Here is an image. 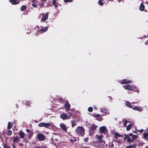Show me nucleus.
<instances>
[{
    "instance_id": "nucleus-56",
    "label": "nucleus",
    "mask_w": 148,
    "mask_h": 148,
    "mask_svg": "<svg viewBox=\"0 0 148 148\" xmlns=\"http://www.w3.org/2000/svg\"><path fill=\"white\" fill-rule=\"evenodd\" d=\"M12 146L13 148H16L14 144H12Z\"/></svg>"
},
{
    "instance_id": "nucleus-10",
    "label": "nucleus",
    "mask_w": 148,
    "mask_h": 148,
    "mask_svg": "<svg viewBox=\"0 0 148 148\" xmlns=\"http://www.w3.org/2000/svg\"><path fill=\"white\" fill-rule=\"evenodd\" d=\"M46 1L47 0H41V3H38V5H40V7H44L45 3H46Z\"/></svg>"
},
{
    "instance_id": "nucleus-49",
    "label": "nucleus",
    "mask_w": 148,
    "mask_h": 148,
    "mask_svg": "<svg viewBox=\"0 0 148 148\" xmlns=\"http://www.w3.org/2000/svg\"><path fill=\"white\" fill-rule=\"evenodd\" d=\"M114 147V144L113 143L111 145L110 147L112 148H113Z\"/></svg>"
},
{
    "instance_id": "nucleus-36",
    "label": "nucleus",
    "mask_w": 148,
    "mask_h": 148,
    "mask_svg": "<svg viewBox=\"0 0 148 148\" xmlns=\"http://www.w3.org/2000/svg\"><path fill=\"white\" fill-rule=\"evenodd\" d=\"M73 0H64V1L65 3H70L72 2Z\"/></svg>"
},
{
    "instance_id": "nucleus-61",
    "label": "nucleus",
    "mask_w": 148,
    "mask_h": 148,
    "mask_svg": "<svg viewBox=\"0 0 148 148\" xmlns=\"http://www.w3.org/2000/svg\"><path fill=\"white\" fill-rule=\"evenodd\" d=\"M21 146H23V144L22 143H20L19 144Z\"/></svg>"
},
{
    "instance_id": "nucleus-63",
    "label": "nucleus",
    "mask_w": 148,
    "mask_h": 148,
    "mask_svg": "<svg viewBox=\"0 0 148 148\" xmlns=\"http://www.w3.org/2000/svg\"><path fill=\"white\" fill-rule=\"evenodd\" d=\"M133 132H134V133H137V132L136 131H133Z\"/></svg>"
},
{
    "instance_id": "nucleus-28",
    "label": "nucleus",
    "mask_w": 148,
    "mask_h": 148,
    "mask_svg": "<svg viewBox=\"0 0 148 148\" xmlns=\"http://www.w3.org/2000/svg\"><path fill=\"white\" fill-rule=\"evenodd\" d=\"M12 131L9 130L7 131L6 134L8 136H10L12 134Z\"/></svg>"
},
{
    "instance_id": "nucleus-60",
    "label": "nucleus",
    "mask_w": 148,
    "mask_h": 148,
    "mask_svg": "<svg viewBox=\"0 0 148 148\" xmlns=\"http://www.w3.org/2000/svg\"><path fill=\"white\" fill-rule=\"evenodd\" d=\"M28 136V138L29 139H30L31 138V137H32V136Z\"/></svg>"
},
{
    "instance_id": "nucleus-51",
    "label": "nucleus",
    "mask_w": 148,
    "mask_h": 148,
    "mask_svg": "<svg viewBox=\"0 0 148 148\" xmlns=\"http://www.w3.org/2000/svg\"><path fill=\"white\" fill-rule=\"evenodd\" d=\"M101 138H102V137L101 136H98V139H100Z\"/></svg>"
},
{
    "instance_id": "nucleus-54",
    "label": "nucleus",
    "mask_w": 148,
    "mask_h": 148,
    "mask_svg": "<svg viewBox=\"0 0 148 148\" xmlns=\"http://www.w3.org/2000/svg\"><path fill=\"white\" fill-rule=\"evenodd\" d=\"M133 134L132 133H130L129 134V136H132L133 135Z\"/></svg>"
},
{
    "instance_id": "nucleus-9",
    "label": "nucleus",
    "mask_w": 148,
    "mask_h": 148,
    "mask_svg": "<svg viewBox=\"0 0 148 148\" xmlns=\"http://www.w3.org/2000/svg\"><path fill=\"white\" fill-rule=\"evenodd\" d=\"M60 117L63 120H66L67 118V114L64 113H62L60 114Z\"/></svg>"
},
{
    "instance_id": "nucleus-13",
    "label": "nucleus",
    "mask_w": 148,
    "mask_h": 148,
    "mask_svg": "<svg viewBox=\"0 0 148 148\" xmlns=\"http://www.w3.org/2000/svg\"><path fill=\"white\" fill-rule=\"evenodd\" d=\"M106 127L105 126L100 127L99 128L100 132L101 133H105L106 132Z\"/></svg>"
},
{
    "instance_id": "nucleus-14",
    "label": "nucleus",
    "mask_w": 148,
    "mask_h": 148,
    "mask_svg": "<svg viewBox=\"0 0 148 148\" xmlns=\"http://www.w3.org/2000/svg\"><path fill=\"white\" fill-rule=\"evenodd\" d=\"M97 127V126H95V124H93L89 128L92 131H94L95 130H96Z\"/></svg>"
},
{
    "instance_id": "nucleus-21",
    "label": "nucleus",
    "mask_w": 148,
    "mask_h": 148,
    "mask_svg": "<svg viewBox=\"0 0 148 148\" xmlns=\"http://www.w3.org/2000/svg\"><path fill=\"white\" fill-rule=\"evenodd\" d=\"M105 2L104 0H99L98 1V3L101 6L103 5Z\"/></svg>"
},
{
    "instance_id": "nucleus-32",
    "label": "nucleus",
    "mask_w": 148,
    "mask_h": 148,
    "mask_svg": "<svg viewBox=\"0 0 148 148\" xmlns=\"http://www.w3.org/2000/svg\"><path fill=\"white\" fill-rule=\"evenodd\" d=\"M31 103V102L29 101H27L25 103L26 105L28 106H30Z\"/></svg>"
},
{
    "instance_id": "nucleus-20",
    "label": "nucleus",
    "mask_w": 148,
    "mask_h": 148,
    "mask_svg": "<svg viewBox=\"0 0 148 148\" xmlns=\"http://www.w3.org/2000/svg\"><path fill=\"white\" fill-rule=\"evenodd\" d=\"M145 8V7L143 3H141L140 6L139 10L141 11H143L144 10Z\"/></svg>"
},
{
    "instance_id": "nucleus-52",
    "label": "nucleus",
    "mask_w": 148,
    "mask_h": 148,
    "mask_svg": "<svg viewBox=\"0 0 148 148\" xmlns=\"http://www.w3.org/2000/svg\"><path fill=\"white\" fill-rule=\"evenodd\" d=\"M24 142H25L26 143H27L29 142V141L27 140H24Z\"/></svg>"
},
{
    "instance_id": "nucleus-22",
    "label": "nucleus",
    "mask_w": 148,
    "mask_h": 148,
    "mask_svg": "<svg viewBox=\"0 0 148 148\" xmlns=\"http://www.w3.org/2000/svg\"><path fill=\"white\" fill-rule=\"evenodd\" d=\"M125 105L127 107L130 108H132L133 107H132V105L131 104V103H130L128 101H126Z\"/></svg>"
},
{
    "instance_id": "nucleus-59",
    "label": "nucleus",
    "mask_w": 148,
    "mask_h": 148,
    "mask_svg": "<svg viewBox=\"0 0 148 148\" xmlns=\"http://www.w3.org/2000/svg\"><path fill=\"white\" fill-rule=\"evenodd\" d=\"M125 122L126 123H127L128 122V121L126 119L125 121Z\"/></svg>"
},
{
    "instance_id": "nucleus-12",
    "label": "nucleus",
    "mask_w": 148,
    "mask_h": 148,
    "mask_svg": "<svg viewBox=\"0 0 148 148\" xmlns=\"http://www.w3.org/2000/svg\"><path fill=\"white\" fill-rule=\"evenodd\" d=\"M60 127L62 130L65 131H67V128L66 127V125L64 123H61L60 124Z\"/></svg>"
},
{
    "instance_id": "nucleus-29",
    "label": "nucleus",
    "mask_w": 148,
    "mask_h": 148,
    "mask_svg": "<svg viewBox=\"0 0 148 148\" xmlns=\"http://www.w3.org/2000/svg\"><path fill=\"white\" fill-rule=\"evenodd\" d=\"M37 2H38V1H36L35 2L34 1V3H32V6L34 8H37L38 5L36 4H35V3H37Z\"/></svg>"
},
{
    "instance_id": "nucleus-42",
    "label": "nucleus",
    "mask_w": 148,
    "mask_h": 148,
    "mask_svg": "<svg viewBox=\"0 0 148 148\" xmlns=\"http://www.w3.org/2000/svg\"><path fill=\"white\" fill-rule=\"evenodd\" d=\"M33 135V133L32 132H30L28 134V136H32Z\"/></svg>"
},
{
    "instance_id": "nucleus-16",
    "label": "nucleus",
    "mask_w": 148,
    "mask_h": 148,
    "mask_svg": "<svg viewBox=\"0 0 148 148\" xmlns=\"http://www.w3.org/2000/svg\"><path fill=\"white\" fill-rule=\"evenodd\" d=\"M18 134L20 136V137L21 138H24L25 134L21 130L18 133Z\"/></svg>"
},
{
    "instance_id": "nucleus-1",
    "label": "nucleus",
    "mask_w": 148,
    "mask_h": 148,
    "mask_svg": "<svg viewBox=\"0 0 148 148\" xmlns=\"http://www.w3.org/2000/svg\"><path fill=\"white\" fill-rule=\"evenodd\" d=\"M76 133L78 135L83 136L85 134V129L82 126H78L75 130Z\"/></svg>"
},
{
    "instance_id": "nucleus-26",
    "label": "nucleus",
    "mask_w": 148,
    "mask_h": 148,
    "mask_svg": "<svg viewBox=\"0 0 148 148\" xmlns=\"http://www.w3.org/2000/svg\"><path fill=\"white\" fill-rule=\"evenodd\" d=\"M26 9L27 8L26 5H24L21 7L20 9L22 11H25Z\"/></svg>"
},
{
    "instance_id": "nucleus-24",
    "label": "nucleus",
    "mask_w": 148,
    "mask_h": 148,
    "mask_svg": "<svg viewBox=\"0 0 148 148\" xmlns=\"http://www.w3.org/2000/svg\"><path fill=\"white\" fill-rule=\"evenodd\" d=\"M20 139L19 137L18 136H17L16 137H15L13 140V141L14 143H15L16 142H18L19 140Z\"/></svg>"
},
{
    "instance_id": "nucleus-39",
    "label": "nucleus",
    "mask_w": 148,
    "mask_h": 148,
    "mask_svg": "<svg viewBox=\"0 0 148 148\" xmlns=\"http://www.w3.org/2000/svg\"><path fill=\"white\" fill-rule=\"evenodd\" d=\"M106 111V109L105 108H102L100 109V111L101 112H103Z\"/></svg>"
},
{
    "instance_id": "nucleus-37",
    "label": "nucleus",
    "mask_w": 148,
    "mask_h": 148,
    "mask_svg": "<svg viewBox=\"0 0 148 148\" xmlns=\"http://www.w3.org/2000/svg\"><path fill=\"white\" fill-rule=\"evenodd\" d=\"M88 112H91L93 110V108L91 107H89L88 108Z\"/></svg>"
},
{
    "instance_id": "nucleus-38",
    "label": "nucleus",
    "mask_w": 148,
    "mask_h": 148,
    "mask_svg": "<svg viewBox=\"0 0 148 148\" xmlns=\"http://www.w3.org/2000/svg\"><path fill=\"white\" fill-rule=\"evenodd\" d=\"M125 137L124 138V139L125 140L127 139L128 140V138H130L129 136L127 135H125Z\"/></svg>"
},
{
    "instance_id": "nucleus-47",
    "label": "nucleus",
    "mask_w": 148,
    "mask_h": 148,
    "mask_svg": "<svg viewBox=\"0 0 148 148\" xmlns=\"http://www.w3.org/2000/svg\"><path fill=\"white\" fill-rule=\"evenodd\" d=\"M53 5H54V6H55V8H57L58 7V6L56 4V3H54V4H53Z\"/></svg>"
},
{
    "instance_id": "nucleus-33",
    "label": "nucleus",
    "mask_w": 148,
    "mask_h": 148,
    "mask_svg": "<svg viewBox=\"0 0 148 148\" xmlns=\"http://www.w3.org/2000/svg\"><path fill=\"white\" fill-rule=\"evenodd\" d=\"M143 134L144 136L143 138H145L148 137V133H144Z\"/></svg>"
},
{
    "instance_id": "nucleus-58",
    "label": "nucleus",
    "mask_w": 148,
    "mask_h": 148,
    "mask_svg": "<svg viewBox=\"0 0 148 148\" xmlns=\"http://www.w3.org/2000/svg\"><path fill=\"white\" fill-rule=\"evenodd\" d=\"M145 44L146 45H147L148 44V41L147 40V41H146L145 42Z\"/></svg>"
},
{
    "instance_id": "nucleus-25",
    "label": "nucleus",
    "mask_w": 148,
    "mask_h": 148,
    "mask_svg": "<svg viewBox=\"0 0 148 148\" xmlns=\"http://www.w3.org/2000/svg\"><path fill=\"white\" fill-rule=\"evenodd\" d=\"M136 144H133L132 145H129L127 146L126 148H136Z\"/></svg>"
},
{
    "instance_id": "nucleus-7",
    "label": "nucleus",
    "mask_w": 148,
    "mask_h": 148,
    "mask_svg": "<svg viewBox=\"0 0 148 148\" xmlns=\"http://www.w3.org/2000/svg\"><path fill=\"white\" fill-rule=\"evenodd\" d=\"M92 116L94 117H98V118H96V120L98 121H101L103 120L102 117H101L100 115L99 114H94L92 115Z\"/></svg>"
},
{
    "instance_id": "nucleus-27",
    "label": "nucleus",
    "mask_w": 148,
    "mask_h": 148,
    "mask_svg": "<svg viewBox=\"0 0 148 148\" xmlns=\"http://www.w3.org/2000/svg\"><path fill=\"white\" fill-rule=\"evenodd\" d=\"M12 126V124L10 122H9L8 123L7 129H10L11 128Z\"/></svg>"
},
{
    "instance_id": "nucleus-55",
    "label": "nucleus",
    "mask_w": 148,
    "mask_h": 148,
    "mask_svg": "<svg viewBox=\"0 0 148 148\" xmlns=\"http://www.w3.org/2000/svg\"><path fill=\"white\" fill-rule=\"evenodd\" d=\"M70 117L69 116H68V115H67V118L66 119H70Z\"/></svg>"
},
{
    "instance_id": "nucleus-45",
    "label": "nucleus",
    "mask_w": 148,
    "mask_h": 148,
    "mask_svg": "<svg viewBox=\"0 0 148 148\" xmlns=\"http://www.w3.org/2000/svg\"><path fill=\"white\" fill-rule=\"evenodd\" d=\"M26 131L27 132H29L30 133V132H31V130H30L29 129H26Z\"/></svg>"
},
{
    "instance_id": "nucleus-2",
    "label": "nucleus",
    "mask_w": 148,
    "mask_h": 148,
    "mask_svg": "<svg viewBox=\"0 0 148 148\" xmlns=\"http://www.w3.org/2000/svg\"><path fill=\"white\" fill-rule=\"evenodd\" d=\"M38 126L40 127H44L46 128H49V127L51 126V124L49 123L42 122L38 123Z\"/></svg>"
},
{
    "instance_id": "nucleus-64",
    "label": "nucleus",
    "mask_w": 148,
    "mask_h": 148,
    "mask_svg": "<svg viewBox=\"0 0 148 148\" xmlns=\"http://www.w3.org/2000/svg\"><path fill=\"white\" fill-rule=\"evenodd\" d=\"M145 148H148V146H146Z\"/></svg>"
},
{
    "instance_id": "nucleus-57",
    "label": "nucleus",
    "mask_w": 148,
    "mask_h": 148,
    "mask_svg": "<svg viewBox=\"0 0 148 148\" xmlns=\"http://www.w3.org/2000/svg\"><path fill=\"white\" fill-rule=\"evenodd\" d=\"M108 97L109 98L110 100H111L112 99V97L111 96H109Z\"/></svg>"
},
{
    "instance_id": "nucleus-48",
    "label": "nucleus",
    "mask_w": 148,
    "mask_h": 148,
    "mask_svg": "<svg viewBox=\"0 0 148 148\" xmlns=\"http://www.w3.org/2000/svg\"><path fill=\"white\" fill-rule=\"evenodd\" d=\"M67 111L68 112V114H69V116H71L72 113L71 112H69V111Z\"/></svg>"
},
{
    "instance_id": "nucleus-18",
    "label": "nucleus",
    "mask_w": 148,
    "mask_h": 148,
    "mask_svg": "<svg viewBox=\"0 0 148 148\" xmlns=\"http://www.w3.org/2000/svg\"><path fill=\"white\" fill-rule=\"evenodd\" d=\"M134 92H139L138 88L136 86H135L134 85L132 87V90Z\"/></svg>"
},
{
    "instance_id": "nucleus-50",
    "label": "nucleus",
    "mask_w": 148,
    "mask_h": 148,
    "mask_svg": "<svg viewBox=\"0 0 148 148\" xmlns=\"http://www.w3.org/2000/svg\"><path fill=\"white\" fill-rule=\"evenodd\" d=\"M127 125V123L125 122H124V123H123V126L124 127H125Z\"/></svg>"
},
{
    "instance_id": "nucleus-62",
    "label": "nucleus",
    "mask_w": 148,
    "mask_h": 148,
    "mask_svg": "<svg viewBox=\"0 0 148 148\" xmlns=\"http://www.w3.org/2000/svg\"><path fill=\"white\" fill-rule=\"evenodd\" d=\"M16 107H17V108H18V105L17 104H16Z\"/></svg>"
},
{
    "instance_id": "nucleus-46",
    "label": "nucleus",
    "mask_w": 148,
    "mask_h": 148,
    "mask_svg": "<svg viewBox=\"0 0 148 148\" xmlns=\"http://www.w3.org/2000/svg\"><path fill=\"white\" fill-rule=\"evenodd\" d=\"M70 141L72 143H73L75 142L74 140L72 139H70Z\"/></svg>"
},
{
    "instance_id": "nucleus-4",
    "label": "nucleus",
    "mask_w": 148,
    "mask_h": 148,
    "mask_svg": "<svg viewBox=\"0 0 148 148\" xmlns=\"http://www.w3.org/2000/svg\"><path fill=\"white\" fill-rule=\"evenodd\" d=\"M41 15L42 16V17L41 20V21L45 22L48 19L49 15L48 12H47L45 14L44 13H42Z\"/></svg>"
},
{
    "instance_id": "nucleus-5",
    "label": "nucleus",
    "mask_w": 148,
    "mask_h": 148,
    "mask_svg": "<svg viewBox=\"0 0 148 148\" xmlns=\"http://www.w3.org/2000/svg\"><path fill=\"white\" fill-rule=\"evenodd\" d=\"M64 108L66 109V111H69V110H71L70 109L71 105L69 103L68 101H66L65 104L64 105Z\"/></svg>"
},
{
    "instance_id": "nucleus-34",
    "label": "nucleus",
    "mask_w": 148,
    "mask_h": 148,
    "mask_svg": "<svg viewBox=\"0 0 148 148\" xmlns=\"http://www.w3.org/2000/svg\"><path fill=\"white\" fill-rule=\"evenodd\" d=\"M138 137V136L137 135H133L132 136V139L133 140H135L136 138Z\"/></svg>"
},
{
    "instance_id": "nucleus-11",
    "label": "nucleus",
    "mask_w": 148,
    "mask_h": 148,
    "mask_svg": "<svg viewBox=\"0 0 148 148\" xmlns=\"http://www.w3.org/2000/svg\"><path fill=\"white\" fill-rule=\"evenodd\" d=\"M132 82L131 80H127V79H123L121 82L122 84H130Z\"/></svg>"
},
{
    "instance_id": "nucleus-44",
    "label": "nucleus",
    "mask_w": 148,
    "mask_h": 148,
    "mask_svg": "<svg viewBox=\"0 0 148 148\" xmlns=\"http://www.w3.org/2000/svg\"><path fill=\"white\" fill-rule=\"evenodd\" d=\"M56 0H52V4L56 3Z\"/></svg>"
},
{
    "instance_id": "nucleus-8",
    "label": "nucleus",
    "mask_w": 148,
    "mask_h": 148,
    "mask_svg": "<svg viewBox=\"0 0 148 148\" xmlns=\"http://www.w3.org/2000/svg\"><path fill=\"white\" fill-rule=\"evenodd\" d=\"M133 86V85L127 84L126 85H124L123 86V87L126 90H132Z\"/></svg>"
},
{
    "instance_id": "nucleus-6",
    "label": "nucleus",
    "mask_w": 148,
    "mask_h": 148,
    "mask_svg": "<svg viewBox=\"0 0 148 148\" xmlns=\"http://www.w3.org/2000/svg\"><path fill=\"white\" fill-rule=\"evenodd\" d=\"M9 2L13 5H16L19 4L20 0H9Z\"/></svg>"
},
{
    "instance_id": "nucleus-3",
    "label": "nucleus",
    "mask_w": 148,
    "mask_h": 148,
    "mask_svg": "<svg viewBox=\"0 0 148 148\" xmlns=\"http://www.w3.org/2000/svg\"><path fill=\"white\" fill-rule=\"evenodd\" d=\"M38 139L40 141H44L46 139V137L44 134L42 133H39L37 135Z\"/></svg>"
},
{
    "instance_id": "nucleus-23",
    "label": "nucleus",
    "mask_w": 148,
    "mask_h": 148,
    "mask_svg": "<svg viewBox=\"0 0 148 148\" xmlns=\"http://www.w3.org/2000/svg\"><path fill=\"white\" fill-rule=\"evenodd\" d=\"M71 123L72 124L71 127H73L75 126L76 125V121L75 120H71Z\"/></svg>"
},
{
    "instance_id": "nucleus-41",
    "label": "nucleus",
    "mask_w": 148,
    "mask_h": 148,
    "mask_svg": "<svg viewBox=\"0 0 148 148\" xmlns=\"http://www.w3.org/2000/svg\"><path fill=\"white\" fill-rule=\"evenodd\" d=\"M88 138H85L84 139V142H86L88 141Z\"/></svg>"
},
{
    "instance_id": "nucleus-35",
    "label": "nucleus",
    "mask_w": 148,
    "mask_h": 148,
    "mask_svg": "<svg viewBox=\"0 0 148 148\" xmlns=\"http://www.w3.org/2000/svg\"><path fill=\"white\" fill-rule=\"evenodd\" d=\"M4 148H11L10 146L6 144H4L3 145Z\"/></svg>"
},
{
    "instance_id": "nucleus-31",
    "label": "nucleus",
    "mask_w": 148,
    "mask_h": 148,
    "mask_svg": "<svg viewBox=\"0 0 148 148\" xmlns=\"http://www.w3.org/2000/svg\"><path fill=\"white\" fill-rule=\"evenodd\" d=\"M127 142H128L129 144H130V142L133 143V140L130 138H129L127 140Z\"/></svg>"
},
{
    "instance_id": "nucleus-15",
    "label": "nucleus",
    "mask_w": 148,
    "mask_h": 148,
    "mask_svg": "<svg viewBox=\"0 0 148 148\" xmlns=\"http://www.w3.org/2000/svg\"><path fill=\"white\" fill-rule=\"evenodd\" d=\"M114 138L116 139H117L118 137H120L122 136L120 134H118V133L116 132H114Z\"/></svg>"
},
{
    "instance_id": "nucleus-43",
    "label": "nucleus",
    "mask_w": 148,
    "mask_h": 148,
    "mask_svg": "<svg viewBox=\"0 0 148 148\" xmlns=\"http://www.w3.org/2000/svg\"><path fill=\"white\" fill-rule=\"evenodd\" d=\"M59 101L60 102H62L63 101V99L62 98H60L59 99Z\"/></svg>"
},
{
    "instance_id": "nucleus-19",
    "label": "nucleus",
    "mask_w": 148,
    "mask_h": 148,
    "mask_svg": "<svg viewBox=\"0 0 148 148\" xmlns=\"http://www.w3.org/2000/svg\"><path fill=\"white\" fill-rule=\"evenodd\" d=\"M132 109L135 110H137L139 111H141L143 110V109L140 108L139 107L135 106L134 107H133Z\"/></svg>"
},
{
    "instance_id": "nucleus-40",
    "label": "nucleus",
    "mask_w": 148,
    "mask_h": 148,
    "mask_svg": "<svg viewBox=\"0 0 148 148\" xmlns=\"http://www.w3.org/2000/svg\"><path fill=\"white\" fill-rule=\"evenodd\" d=\"M136 130L138 132H140V133H142L143 132V129H141L140 130H136Z\"/></svg>"
},
{
    "instance_id": "nucleus-30",
    "label": "nucleus",
    "mask_w": 148,
    "mask_h": 148,
    "mask_svg": "<svg viewBox=\"0 0 148 148\" xmlns=\"http://www.w3.org/2000/svg\"><path fill=\"white\" fill-rule=\"evenodd\" d=\"M132 127V125L131 124L128 125L126 127V130L127 131H129Z\"/></svg>"
},
{
    "instance_id": "nucleus-17",
    "label": "nucleus",
    "mask_w": 148,
    "mask_h": 148,
    "mask_svg": "<svg viewBox=\"0 0 148 148\" xmlns=\"http://www.w3.org/2000/svg\"><path fill=\"white\" fill-rule=\"evenodd\" d=\"M48 29L47 27H44L41 28L39 30V32L40 33H43L46 31Z\"/></svg>"
},
{
    "instance_id": "nucleus-53",
    "label": "nucleus",
    "mask_w": 148,
    "mask_h": 148,
    "mask_svg": "<svg viewBox=\"0 0 148 148\" xmlns=\"http://www.w3.org/2000/svg\"><path fill=\"white\" fill-rule=\"evenodd\" d=\"M116 142H117V143H118V144L120 143V140H116Z\"/></svg>"
}]
</instances>
